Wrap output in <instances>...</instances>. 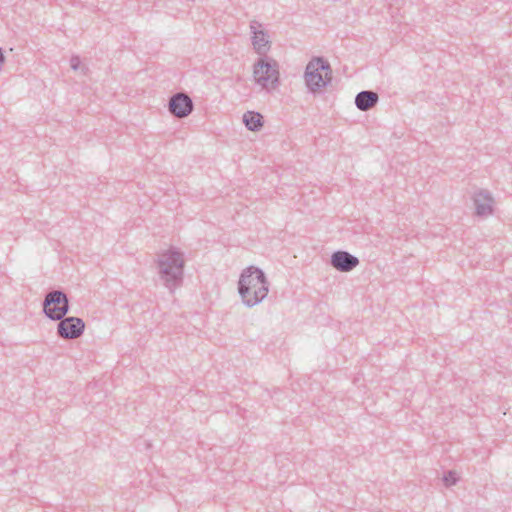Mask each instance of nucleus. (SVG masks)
<instances>
[{"label": "nucleus", "mask_w": 512, "mask_h": 512, "mask_svg": "<svg viewBox=\"0 0 512 512\" xmlns=\"http://www.w3.org/2000/svg\"><path fill=\"white\" fill-rule=\"evenodd\" d=\"M183 253L169 249L158 256L157 269L163 285L171 292L181 287L184 279Z\"/></svg>", "instance_id": "2"}, {"label": "nucleus", "mask_w": 512, "mask_h": 512, "mask_svg": "<svg viewBox=\"0 0 512 512\" xmlns=\"http://www.w3.org/2000/svg\"><path fill=\"white\" fill-rule=\"evenodd\" d=\"M243 123L250 131L256 132L263 127V116L259 112L247 111L243 114Z\"/></svg>", "instance_id": "12"}, {"label": "nucleus", "mask_w": 512, "mask_h": 512, "mask_svg": "<svg viewBox=\"0 0 512 512\" xmlns=\"http://www.w3.org/2000/svg\"><path fill=\"white\" fill-rule=\"evenodd\" d=\"M442 480L445 486L450 487L458 482V477L455 471L449 470L443 475Z\"/></svg>", "instance_id": "14"}, {"label": "nucleus", "mask_w": 512, "mask_h": 512, "mask_svg": "<svg viewBox=\"0 0 512 512\" xmlns=\"http://www.w3.org/2000/svg\"><path fill=\"white\" fill-rule=\"evenodd\" d=\"M43 312L51 320H60L70 309L67 295L62 290H52L45 295Z\"/></svg>", "instance_id": "5"}, {"label": "nucleus", "mask_w": 512, "mask_h": 512, "mask_svg": "<svg viewBox=\"0 0 512 512\" xmlns=\"http://www.w3.org/2000/svg\"><path fill=\"white\" fill-rule=\"evenodd\" d=\"M252 33L253 49L261 56H265L271 47L267 32L262 29V24L256 20H252L249 25Z\"/></svg>", "instance_id": "8"}, {"label": "nucleus", "mask_w": 512, "mask_h": 512, "mask_svg": "<svg viewBox=\"0 0 512 512\" xmlns=\"http://www.w3.org/2000/svg\"><path fill=\"white\" fill-rule=\"evenodd\" d=\"M330 264L340 272H350L359 265V259L347 251L338 250L332 253Z\"/></svg>", "instance_id": "9"}, {"label": "nucleus", "mask_w": 512, "mask_h": 512, "mask_svg": "<svg viewBox=\"0 0 512 512\" xmlns=\"http://www.w3.org/2000/svg\"><path fill=\"white\" fill-rule=\"evenodd\" d=\"M193 108V101L186 93H176L169 99L168 110L174 117L185 118L191 114Z\"/></svg>", "instance_id": "7"}, {"label": "nucleus", "mask_w": 512, "mask_h": 512, "mask_svg": "<svg viewBox=\"0 0 512 512\" xmlns=\"http://www.w3.org/2000/svg\"><path fill=\"white\" fill-rule=\"evenodd\" d=\"M70 66L74 71H77L80 69L81 73L83 75H86L89 70L87 66L81 64V60H80L79 56H77V55H74L71 57Z\"/></svg>", "instance_id": "13"}, {"label": "nucleus", "mask_w": 512, "mask_h": 512, "mask_svg": "<svg viewBox=\"0 0 512 512\" xmlns=\"http://www.w3.org/2000/svg\"><path fill=\"white\" fill-rule=\"evenodd\" d=\"M474 204L476 214L479 216H487L493 212L492 203L493 198L490 193L485 190H480L474 195Z\"/></svg>", "instance_id": "10"}, {"label": "nucleus", "mask_w": 512, "mask_h": 512, "mask_svg": "<svg viewBox=\"0 0 512 512\" xmlns=\"http://www.w3.org/2000/svg\"><path fill=\"white\" fill-rule=\"evenodd\" d=\"M253 77L263 89H276L279 85L278 63L272 58H259L253 67Z\"/></svg>", "instance_id": "4"}, {"label": "nucleus", "mask_w": 512, "mask_h": 512, "mask_svg": "<svg viewBox=\"0 0 512 512\" xmlns=\"http://www.w3.org/2000/svg\"><path fill=\"white\" fill-rule=\"evenodd\" d=\"M304 78L312 93L328 86L332 80V69L329 62L322 57L312 58L306 66Z\"/></svg>", "instance_id": "3"}, {"label": "nucleus", "mask_w": 512, "mask_h": 512, "mask_svg": "<svg viewBox=\"0 0 512 512\" xmlns=\"http://www.w3.org/2000/svg\"><path fill=\"white\" fill-rule=\"evenodd\" d=\"M57 335L65 340L79 338L85 330V323L81 318L70 316L58 320Z\"/></svg>", "instance_id": "6"}, {"label": "nucleus", "mask_w": 512, "mask_h": 512, "mask_svg": "<svg viewBox=\"0 0 512 512\" xmlns=\"http://www.w3.org/2000/svg\"><path fill=\"white\" fill-rule=\"evenodd\" d=\"M379 101V96L372 90L359 92L355 97V105L360 111H368Z\"/></svg>", "instance_id": "11"}, {"label": "nucleus", "mask_w": 512, "mask_h": 512, "mask_svg": "<svg viewBox=\"0 0 512 512\" xmlns=\"http://www.w3.org/2000/svg\"><path fill=\"white\" fill-rule=\"evenodd\" d=\"M269 292V282L263 270L255 266L244 269L238 281V293L247 307H254Z\"/></svg>", "instance_id": "1"}]
</instances>
